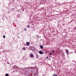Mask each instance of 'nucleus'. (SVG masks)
I'll list each match as a JSON object with an SVG mask.
<instances>
[{
    "label": "nucleus",
    "mask_w": 76,
    "mask_h": 76,
    "mask_svg": "<svg viewBox=\"0 0 76 76\" xmlns=\"http://www.w3.org/2000/svg\"><path fill=\"white\" fill-rule=\"evenodd\" d=\"M66 53L67 55H68V54H69V50L66 49Z\"/></svg>",
    "instance_id": "f257e3e1"
},
{
    "label": "nucleus",
    "mask_w": 76,
    "mask_h": 76,
    "mask_svg": "<svg viewBox=\"0 0 76 76\" xmlns=\"http://www.w3.org/2000/svg\"><path fill=\"white\" fill-rule=\"evenodd\" d=\"M29 44H30V43H29V42H27L26 43V45L27 46H29Z\"/></svg>",
    "instance_id": "f03ea898"
},
{
    "label": "nucleus",
    "mask_w": 76,
    "mask_h": 76,
    "mask_svg": "<svg viewBox=\"0 0 76 76\" xmlns=\"http://www.w3.org/2000/svg\"><path fill=\"white\" fill-rule=\"evenodd\" d=\"M30 56L31 58H33L34 57V55L32 54H31L30 55Z\"/></svg>",
    "instance_id": "7ed1b4c3"
},
{
    "label": "nucleus",
    "mask_w": 76,
    "mask_h": 76,
    "mask_svg": "<svg viewBox=\"0 0 76 76\" xmlns=\"http://www.w3.org/2000/svg\"><path fill=\"white\" fill-rule=\"evenodd\" d=\"M40 48H41V49H43V48H44L43 46L42 45H41L40 46Z\"/></svg>",
    "instance_id": "20e7f679"
},
{
    "label": "nucleus",
    "mask_w": 76,
    "mask_h": 76,
    "mask_svg": "<svg viewBox=\"0 0 76 76\" xmlns=\"http://www.w3.org/2000/svg\"><path fill=\"white\" fill-rule=\"evenodd\" d=\"M14 68L16 70V68H18V66L16 65H15L14 66Z\"/></svg>",
    "instance_id": "39448f33"
},
{
    "label": "nucleus",
    "mask_w": 76,
    "mask_h": 76,
    "mask_svg": "<svg viewBox=\"0 0 76 76\" xmlns=\"http://www.w3.org/2000/svg\"><path fill=\"white\" fill-rule=\"evenodd\" d=\"M43 53L41 51H39V53L40 54H43Z\"/></svg>",
    "instance_id": "423d86ee"
},
{
    "label": "nucleus",
    "mask_w": 76,
    "mask_h": 76,
    "mask_svg": "<svg viewBox=\"0 0 76 76\" xmlns=\"http://www.w3.org/2000/svg\"><path fill=\"white\" fill-rule=\"evenodd\" d=\"M27 28H30V26H29V25H28L27 26Z\"/></svg>",
    "instance_id": "0eeeda50"
},
{
    "label": "nucleus",
    "mask_w": 76,
    "mask_h": 76,
    "mask_svg": "<svg viewBox=\"0 0 76 76\" xmlns=\"http://www.w3.org/2000/svg\"><path fill=\"white\" fill-rule=\"evenodd\" d=\"M36 58H38V57H39V56L38 55H36Z\"/></svg>",
    "instance_id": "6e6552de"
},
{
    "label": "nucleus",
    "mask_w": 76,
    "mask_h": 76,
    "mask_svg": "<svg viewBox=\"0 0 76 76\" xmlns=\"http://www.w3.org/2000/svg\"><path fill=\"white\" fill-rule=\"evenodd\" d=\"M23 50H25L26 49H25V47H23L22 48Z\"/></svg>",
    "instance_id": "1a4fd4ad"
},
{
    "label": "nucleus",
    "mask_w": 76,
    "mask_h": 76,
    "mask_svg": "<svg viewBox=\"0 0 76 76\" xmlns=\"http://www.w3.org/2000/svg\"><path fill=\"white\" fill-rule=\"evenodd\" d=\"M5 76H9V74H6L5 75Z\"/></svg>",
    "instance_id": "9d476101"
},
{
    "label": "nucleus",
    "mask_w": 76,
    "mask_h": 76,
    "mask_svg": "<svg viewBox=\"0 0 76 76\" xmlns=\"http://www.w3.org/2000/svg\"><path fill=\"white\" fill-rule=\"evenodd\" d=\"M52 53H55V51H54V50H52Z\"/></svg>",
    "instance_id": "9b49d317"
},
{
    "label": "nucleus",
    "mask_w": 76,
    "mask_h": 76,
    "mask_svg": "<svg viewBox=\"0 0 76 76\" xmlns=\"http://www.w3.org/2000/svg\"><path fill=\"white\" fill-rule=\"evenodd\" d=\"M3 38H5L6 37L5 36H3Z\"/></svg>",
    "instance_id": "f8f14e48"
},
{
    "label": "nucleus",
    "mask_w": 76,
    "mask_h": 76,
    "mask_svg": "<svg viewBox=\"0 0 76 76\" xmlns=\"http://www.w3.org/2000/svg\"><path fill=\"white\" fill-rule=\"evenodd\" d=\"M24 30V31H26L27 30H26V28H25Z\"/></svg>",
    "instance_id": "ddd939ff"
},
{
    "label": "nucleus",
    "mask_w": 76,
    "mask_h": 76,
    "mask_svg": "<svg viewBox=\"0 0 76 76\" xmlns=\"http://www.w3.org/2000/svg\"><path fill=\"white\" fill-rule=\"evenodd\" d=\"M52 53H50L49 54V55H50V56H51V54H52Z\"/></svg>",
    "instance_id": "4468645a"
},
{
    "label": "nucleus",
    "mask_w": 76,
    "mask_h": 76,
    "mask_svg": "<svg viewBox=\"0 0 76 76\" xmlns=\"http://www.w3.org/2000/svg\"><path fill=\"white\" fill-rule=\"evenodd\" d=\"M53 76H56V74H54L53 75Z\"/></svg>",
    "instance_id": "2eb2a0df"
},
{
    "label": "nucleus",
    "mask_w": 76,
    "mask_h": 76,
    "mask_svg": "<svg viewBox=\"0 0 76 76\" xmlns=\"http://www.w3.org/2000/svg\"><path fill=\"white\" fill-rule=\"evenodd\" d=\"M46 59H48V57H46Z\"/></svg>",
    "instance_id": "dca6fc26"
},
{
    "label": "nucleus",
    "mask_w": 76,
    "mask_h": 76,
    "mask_svg": "<svg viewBox=\"0 0 76 76\" xmlns=\"http://www.w3.org/2000/svg\"><path fill=\"white\" fill-rule=\"evenodd\" d=\"M18 37V38H19V37Z\"/></svg>",
    "instance_id": "f3484780"
}]
</instances>
